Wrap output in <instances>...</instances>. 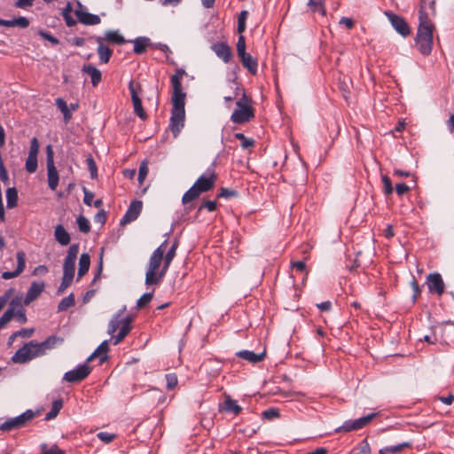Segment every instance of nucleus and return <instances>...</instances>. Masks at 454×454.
Segmentation results:
<instances>
[{"label": "nucleus", "mask_w": 454, "mask_h": 454, "mask_svg": "<svg viewBox=\"0 0 454 454\" xmlns=\"http://www.w3.org/2000/svg\"><path fill=\"white\" fill-rule=\"evenodd\" d=\"M185 75L183 68H177L176 73L171 76L170 82L173 89L171 97V116L169 129L176 137L184 126L185 121V98L186 93L183 91L182 79Z\"/></svg>", "instance_id": "obj_1"}, {"label": "nucleus", "mask_w": 454, "mask_h": 454, "mask_svg": "<svg viewBox=\"0 0 454 454\" xmlns=\"http://www.w3.org/2000/svg\"><path fill=\"white\" fill-rule=\"evenodd\" d=\"M426 1L427 0H423L422 7L419 9V24L415 43L419 52L427 56L431 53L433 49V32L434 30V25L425 11Z\"/></svg>", "instance_id": "obj_2"}, {"label": "nucleus", "mask_w": 454, "mask_h": 454, "mask_svg": "<svg viewBox=\"0 0 454 454\" xmlns=\"http://www.w3.org/2000/svg\"><path fill=\"white\" fill-rule=\"evenodd\" d=\"M126 307H123L115 313L110 320L107 327V333L112 335L114 345L121 343L132 329V317H123Z\"/></svg>", "instance_id": "obj_3"}, {"label": "nucleus", "mask_w": 454, "mask_h": 454, "mask_svg": "<svg viewBox=\"0 0 454 454\" xmlns=\"http://www.w3.org/2000/svg\"><path fill=\"white\" fill-rule=\"evenodd\" d=\"M167 243L168 240H165L153 252L152 255L150 256L145 279V283L147 286L159 285L162 281L167 272V270H164V266L160 271L158 272L160 263L163 261V254L165 253Z\"/></svg>", "instance_id": "obj_4"}, {"label": "nucleus", "mask_w": 454, "mask_h": 454, "mask_svg": "<svg viewBox=\"0 0 454 454\" xmlns=\"http://www.w3.org/2000/svg\"><path fill=\"white\" fill-rule=\"evenodd\" d=\"M237 109L231 115V121L236 124H244L254 118V109L246 93L236 102Z\"/></svg>", "instance_id": "obj_5"}, {"label": "nucleus", "mask_w": 454, "mask_h": 454, "mask_svg": "<svg viewBox=\"0 0 454 454\" xmlns=\"http://www.w3.org/2000/svg\"><path fill=\"white\" fill-rule=\"evenodd\" d=\"M38 356H42L38 342L31 340L19 348L12 357V360L17 364H25Z\"/></svg>", "instance_id": "obj_6"}, {"label": "nucleus", "mask_w": 454, "mask_h": 454, "mask_svg": "<svg viewBox=\"0 0 454 454\" xmlns=\"http://www.w3.org/2000/svg\"><path fill=\"white\" fill-rule=\"evenodd\" d=\"M35 416V413L32 410H27L22 414L6 419L0 425L1 431H11L25 427L30 420Z\"/></svg>", "instance_id": "obj_7"}, {"label": "nucleus", "mask_w": 454, "mask_h": 454, "mask_svg": "<svg viewBox=\"0 0 454 454\" xmlns=\"http://www.w3.org/2000/svg\"><path fill=\"white\" fill-rule=\"evenodd\" d=\"M377 414L378 413L373 412L356 419H348L344 421V423L340 427H337L335 429V432L348 433L362 429L364 427H366L377 416Z\"/></svg>", "instance_id": "obj_8"}, {"label": "nucleus", "mask_w": 454, "mask_h": 454, "mask_svg": "<svg viewBox=\"0 0 454 454\" xmlns=\"http://www.w3.org/2000/svg\"><path fill=\"white\" fill-rule=\"evenodd\" d=\"M46 165L49 188L55 191L59 185V177L54 164L53 150L50 145L46 148Z\"/></svg>", "instance_id": "obj_9"}, {"label": "nucleus", "mask_w": 454, "mask_h": 454, "mask_svg": "<svg viewBox=\"0 0 454 454\" xmlns=\"http://www.w3.org/2000/svg\"><path fill=\"white\" fill-rule=\"evenodd\" d=\"M129 90L131 96L134 113L143 121L147 118V114L143 108L141 98L138 96V91L141 90L140 83H135L133 80L129 82Z\"/></svg>", "instance_id": "obj_10"}, {"label": "nucleus", "mask_w": 454, "mask_h": 454, "mask_svg": "<svg viewBox=\"0 0 454 454\" xmlns=\"http://www.w3.org/2000/svg\"><path fill=\"white\" fill-rule=\"evenodd\" d=\"M217 176L212 169H207L202 174L193 184V185L199 190V192H206L212 190L215 187Z\"/></svg>", "instance_id": "obj_11"}, {"label": "nucleus", "mask_w": 454, "mask_h": 454, "mask_svg": "<svg viewBox=\"0 0 454 454\" xmlns=\"http://www.w3.org/2000/svg\"><path fill=\"white\" fill-rule=\"evenodd\" d=\"M91 368L86 364L78 365L75 369L67 372L63 380L70 383H78L85 380L90 373Z\"/></svg>", "instance_id": "obj_12"}, {"label": "nucleus", "mask_w": 454, "mask_h": 454, "mask_svg": "<svg viewBox=\"0 0 454 454\" xmlns=\"http://www.w3.org/2000/svg\"><path fill=\"white\" fill-rule=\"evenodd\" d=\"M385 15L388 19L395 30L402 36L406 37L411 34V28L406 20L400 15L392 12H385Z\"/></svg>", "instance_id": "obj_13"}, {"label": "nucleus", "mask_w": 454, "mask_h": 454, "mask_svg": "<svg viewBox=\"0 0 454 454\" xmlns=\"http://www.w3.org/2000/svg\"><path fill=\"white\" fill-rule=\"evenodd\" d=\"M79 252V245L72 244L68 250L67 255L65 258L63 264V275L73 277L74 276L75 260Z\"/></svg>", "instance_id": "obj_14"}, {"label": "nucleus", "mask_w": 454, "mask_h": 454, "mask_svg": "<svg viewBox=\"0 0 454 454\" xmlns=\"http://www.w3.org/2000/svg\"><path fill=\"white\" fill-rule=\"evenodd\" d=\"M427 284L429 293L436 294L437 295H442L444 293L445 286L441 274H429L427 278Z\"/></svg>", "instance_id": "obj_15"}, {"label": "nucleus", "mask_w": 454, "mask_h": 454, "mask_svg": "<svg viewBox=\"0 0 454 454\" xmlns=\"http://www.w3.org/2000/svg\"><path fill=\"white\" fill-rule=\"evenodd\" d=\"M143 207V203L140 200H134L129 206L125 215L121 218V225H125L135 221L140 215Z\"/></svg>", "instance_id": "obj_16"}, {"label": "nucleus", "mask_w": 454, "mask_h": 454, "mask_svg": "<svg viewBox=\"0 0 454 454\" xmlns=\"http://www.w3.org/2000/svg\"><path fill=\"white\" fill-rule=\"evenodd\" d=\"M79 8L74 11L78 21L83 25L93 26L100 23V18L82 9L81 3L78 2Z\"/></svg>", "instance_id": "obj_17"}, {"label": "nucleus", "mask_w": 454, "mask_h": 454, "mask_svg": "<svg viewBox=\"0 0 454 454\" xmlns=\"http://www.w3.org/2000/svg\"><path fill=\"white\" fill-rule=\"evenodd\" d=\"M17 257V268L13 271H4L2 274L4 279H11L18 277L23 272L26 267V254L24 251H18L16 254Z\"/></svg>", "instance_id": "obj_18"}, {"label": "nucleus", "mask_w": 454, "mask_h": 454, "mask_svg": "<svg viewBox=\"0 0 454 454\" xmlns=\"http://www.w3.org/2000/svg\"><path fill=\"white\" fill-rule=\"evenodd\" d=\"M93 39L98 43L97 52L100 62L104 64L108 63L113 55V50L103 43V39H101L100 35L94 36Z\"/></svg>", "instance_id": "obj_19"}, {"label": "nucleus", "mask_w": 454, "mask_h": 454, "mask_svg": "<svg viewBox=\"0 0 454 454\" xmlns=\"http://www.w3.org/2000/svg\"><path fill=\"white\" fill-rule=\"evenodd\" d=\"M213 51L218 58L223 59L224 63H229L231 57L232 51L231 47L225 43H217L212 45Z\"/></svg>", "instance_id": "obj_20"}, {"label": "nucleus", "mask_w": 454, "mask_h": 454, "mask_svg": "<svg viewBox=\"0 0 454 454\" xmlns=\"http://www.w3.org/2000/svg\"><path fill=\"white\" fill-rule=\"evenodd\" d=\"M45 285L43 282H33L27 292L24 299V304L28 305L35 301L44 290Z\"/></svg>", "instance_id": "obj_21"}, {"label": "nucleus", "mask_w": 454, "mask_h": 454, "mask_svg": "<svg viewBox=\"0 0 454 454\" xmlns=\"http://www.w3.org/2000/svg\"><path fill=\"white\" fill-rule=\"evenodd\" d=\"M64 339L59 336L51 335L45 340L38 343V348L40 352H42V356L45 355L48 350H51L57 346L62 344Z\"/></svg>", "instance_id": "obj_22"}, {"label": "nucleus", "mask_w": 454, "mask_h": 454, "mask_svg": "<svg viewBox=\"0 0 454 454\" xmlns=\"http://www.w3.org/2000/svg\"><path fill=\"white\" fill-rule=\"evenodd\" d=\"M101 39H103V43H108L116 45H121L127 42L118 30L106 31L104 36H101Z\"/></svg>", "instance_id": "obj_23"}, {"label": "nucleus", "mask_w": 454, "mask_h": 454, "mask_svg": "<svg viewBox=\"0 0 454 454\" xmlns=\"http://www.w3.org/2000/svg\"><path fill=\"white\" fill-rule=\"evenodd\" d=\"M266 352L256 354L250 350H241L237 352L236 356L239 358L247 360L252 364H256L262 361L265 357Z\"/></svg>", "instance_id": "obj_24"}, {"label": "nucleus", "mask_w": 454, "mask_h": 454, "mask_svg": "<svg viewBox=\"0 0 454 454\" xmlns=\"http://www.w3.org/2000/svg\"><path fill=\"white\" fill-rule=\"evenodd\" d=\"M239 58L240 59L242 66L252 74H255L257 73L258 63L256 59H254L251 54L246 52Z\"/></svg>", "instance_id": "obj_25"}, {"label": "nucleus", "mask_w": 454, "mask_h": 454, "mask_svg": "<svg viewBox=\"0 0 454 454\" xmlns=\"http://www.w3.org/2000/svg\"><path fill=\"white\" fill-rule=\"evenodd\" d=\"M82 72L90 76L91 83L96 87L102 79L101 72L94 66L89 64L82 67Z\"/></svg>", "instance_id": "obj_26"}, {"label": "nucleus", "mask_w": 454, "mask_h": 454, "mask_svg": "<svg viewBox=\"0 0 454 454\" xmlns=\"http://www.w3.org/2000/svg\"><path fill=\"white\" fill-rule=\"evenodd\" d=\"M54 236L56 240L62 246H67L70 243V235L61 224L56 226Z\"/></svg>", "instance_id": "obj_27"}, {"label": "nucleus", "mask_w": 454, "mask_h": 454, "mask_svg": "<svg viewBox=\"0 0 454 454\" xmlns=\"http://www.w3.org/2000/svg\"><path fill=\"white\" fill-rule=\"evenodd\" d=\"M221 411L238 415L241 412L242 408L237 403V401L231 399L230 396H227L223 406L221 407Z\"/></svg>", "instance_id": "obj_28"}, {"label": "nucleus", "mask_w": 454, "mask_h": 454, "mask_svg": "<svg viewBox=\"0 0 454 454\" xmlns=\"http://www.w3.org/2000/svg\"><path fill=\"white\" fill-rule=\"evenodd\" d=\"M90 265V257L88 254L83 253L80 256L78 279L83 277L89 270Z\"/></svg>", "instance_id": "obj_29"}, {"label": "nucleus", "mask_w": 454, "mask_h": 454, "mask_svg": "<svg viewBox=\"0 0 454 454\" xmlns=\"http://www.w3.org/2000/svg\"><path fill=\"white\" fill-rule=\"evenodd\" d=\"M4 26L7 27H19L26 28L29 26V20L26 17H19L10 20H4Z\"/></svg>", "instance_id": "obj_30"}, {"label": "nucleus", "mask_w": 454, "mask_h": 454, "mask_svg": "<svg viewBox=\"0 0 454 454\" xmlns=\"http://www.w3.org/2000/svg\"><path fill=\"white\" fill-rule=\"evenodd\" d=\"M150 40L147 37H138L134 41V52L136 54H143L145 52L147 46L149 45Z\"/></svg>", "instance_id": "obj_31"}, {"label": "nucleus", "mask_w": 454, "mask_h": 454, "mask_svg": "<svg viewBox=\"0 0 454 454\" xmlns=\"http://www.w3.org/2000/svg\"><path fill=\"white\" fill-rule=\"evenodd\" d=\"M63 407L62 399H57L53 401L51 410L45 414V419L51 420L57 417L59 412Z\"/></svg>", "instance_id": "obj_32"}, {"label": "nucleus", "mask_w": 454, "mask_h": 454, "mask_svg": "<svg viewBox=\"0 0 454 454\" xmlns=\"http://www.w3.org/2000/svg\"><path fill=\"white\" fill-rule=\"evenodd\" d=\"M7 207H15L18 204V192L15 187L8 188L6 191Z\"/></svg>", "instance_id": "obj_33"}, {"label": "nucleus", "mask_w": 454, "mask_h": 454, "mask_svg": "<svg viewBox=\"0 0 454 454\" xmlns=\"http://www.w3.org/2000/svg\"><path fill=\"white\" fill-rule=\"evenodd\" d=\"M14 301L10 302V307L0 317V330L5 327V325L14 317Z\"/></svg>", "instance_id": "obj_34"}, {"label": "nucleus", "mask_w": 454, "mask_h": 454, "mask_svg": "<svg viewBox=\"0 0 454 454\" xmlns=\"http://www.w3.org/2000/svg\"><path fill=\"white\" fill-rule=\"evenodd\" d=\"M177 246H178V241L176 240L173 245L171 246V247L168 249V251L167 252V254L164 255L163 254V260H164V270H168L172 260L174 259L175 255H176V251L177 249Z\"/></svg>", "instance_id": "obj_35"}, {"label": "nucleus", "mask_w": 454, "mask_h": 454, "mask_svg": "<svg viewBox=\"0 0 454 454\" xmlns=\"http://www.w3.org/2000/svg\"><path fill=\"white\" fill-rule=\"evenodd\" d=\"M308 6L312 12H319L322 16L326 13L323 0H309Z\"/></svg>", "instance_id": "obj_36"}, {"label": "nucleus", "mask_w": 454, "mask_h": 454, "mask_svg": "<svg viewBox=\"0 0 454 454\" xmlns=\"http://www.w3.org/2000/svg\"><path fill=\"white\" fill-rule=\"evenodd\" d=\"M109 350L108 340H104L96 350L88 357L87 362L92 361L96 356L101 355L104 356L103 359L106 358V355Z\"/></svg>", "instance_id": "obj_37"}, {"label": "nucleus", "mask_w": 454, "mask_h": 454, "mask_svg": "<svg viewBox=\"0 0 454 454\" xmlns=\"http://www.w3.org/2000/svg\"><path fill=\"white\" fill-rule=\"evenodd\" d=\"M411 446L409 442H403L395 446H388L380 450V454H396L399 451L403 450L405 448Z\"/></svg>", "instance_id": "obj_38"}, {"label": "nucleus", "mask_w": 454, "mask_h": 454, "mask_svg": "<svg viewBox=\"0 0 454 454\" xmlns=\"http://www.w3.org/2000/svg\"><path fill=\"white\" fill-rule=\"evenodd\" d=\"M75 303L74 294H70L68 296L63 298L58 305V311H66L70 307H73Z\"/></svg>", "instance_id": "obj_39"}, {"label": "nucleus", "mask_w": 454, "mask_h": 454, "mask_svg": "<svg viewBox=\"0 0 454 454\" xmlns=\"http://www.w3.org/2000/svg\"><path fill=\"white\" fill-rule=\"evenodd\" d=\"M201 194L199 190L192 185L184 195L182 198L183 204H187L189 202L193 201Z\"/></svg>", "instance_id": "obj_40"}, {"label": "nucleus", "mask_w": 454, "mask_h": 454, "mask_svg": "<svg viewBox=\"0 0 454 454\" xmlns=\"http://www.w3.org/2000/svg\"><path fill=\"white\" fill-rule=\"evenodd\" d=\"M40 448L41 454H65V451L59 449L56 444L49 446L47 443H42Z\"/></svg>", "instance_id": "obj_41"}, {"label": "nucleus", "mask_w": 454, "mask_h": 454, "mask_svg": "<svg viewBox=\"0 0 454 454\" xmlns=\"http://www.w3.org/2000/svg\"><path fill=\"white\" fill-rule=\"evenodd\" d=\"M76 223L79 228V231L82 233H88L90 231V224L88 219L83 216L82 215H80L77 219Z\"/></svg>", "instance_id": "obj_42"}, {"label": "nucleus", "mask_w": 454, "mask_h": 454, "mask_svg": "<svg viewBox=\"0 0 454 454\" xmlns=\"http://www.w3.org/2000/svg\"><path fill=\"white\" fill-rule=\"evenodd\" d=\"M71 11H72V7H71L70 3H68L62 12L66 25L69 27H74L76 24V20H74L72 18V16L70 15Z\"/></svg>", "instance_id": "obj_43"}, {"label": "nucleus", "mask_w": 454, "mask_h": 454, "mask_svg": "<svg viewBox=\"0 0 454 454\" xmlns=\"http://www.w3.org/2000/svg\"><path fill=\"white\" fill-rule=\"evenodd\" d=\"M234 137L241 141V147L243 149H247L254 145V140L246 137L243 133H235Z\"/></svg>", "instance_id": "obj_44"}, {"label": "nucleus", "mask_w": 454, "mask_h": 454, "mask_svg": "<svg viewBox=\"0 0 454 454\" xmlns=\"http://www.w3.org/2000/svg\"><path fill=\"white\" fill-rule=\"evenodd\" d=\"M279 416H280V413H279L278 409H277V408L267 409V410L263 411L262 413V419H267V420H272V419H278V418H279Z\"/></svg>", "instance_id": "obj_45"}, {"label": "nucleus", "mask_w": 454, "mask_h": 454, "mask_svg": "<svg viewBox=\"0 0 454 454\" xmlns=\"http://www.w3.org/2000/svg\"><path fill=\"white\" fill-rule=\"evenodd\" d=\"M13 301H14L13 307L15 309L17 305H20V302L16 301L15 300H13ZM14 317H16L17 320L20 324H25L27 321L25 309L22 307H20L17 311L14 310Z\"/></svg>", "instance_id": "obj_46"}, {"label": "nucleus", "mask_w": 454, "mask_h": 454, "mask_svg": "<svg viewBox=\"0 0 454 454\" xmlns=\"http://www.w3.org/2000/svg\"><path fill=\"white\" fill-rule=\"evenodd\" d=\"M26 169L28 173H34L37 169V157L28 155L26 160Z\"/></svg>", "instance_id": "obj_47"}, {"label": "nucleus", "mask_w": 454, "mask_h": 454, "mask_svg": "<svg viewBox=\"0 0 454 454\" xmlns=\"http://www.w3.org/2000/svg\"><path fill=\"white\" fill-rule=\"evenodd\" d=\"M153 293L144 294L137 301V308L143 309L153 299Z\"/></svg>", "instance_id": "obj_48"}, {"label": "nucleus", "mask_w": 454, "mask_h": 454, "mask_svg": "<svg viewBox=\"0 0 454 454\" xmlns=\"http://www.w3.org/2000/svg\"><path fill=\"white\" fill-rule=\"evenodd\" d=\"M86 163H87L88 169L90 173V177L92 179L97 178L98 177V168H97V165H96V162L93 160V158L91 156L88 157L86 159Z\"/></svg>", "instance_id": "obj_49"}, {"label": "nucleus", "mask_w": 454, "mask_h": 454, "mask_svg": "<svg viewBox=\"0 0 454 454\" xmlns=\"http://www.w3.org/2000/svg\"><path fill=\"white\" fill-rule=\"evenodd\" d=\"M73 277L63 275L62 281L58 288V294H61L72 284Z\"/></svg>", "instance_id": "obj_50"}, {"label": "nucleus", "mask_w": 454, "mask_h": 454, "mask_svg": "<svg viewBox=\"0 0 454 454\" xmlns=\"http://www.w3.org/2000/svg\"><path fill=\"white\" fill-rule=\"evenodd\" d=\"M247 12L242 11L239 13V20H238V33L242 34L246 29V20L247 17Z\"/></svg>", "instance_id": "obj_51"}, {"label": "nucleus", "mask_w": 454, "mask_h": 454, "mask_svg": "<svg viewBox=\"0 0 454 454\" xmlns=\"http://www.w3.org/2000/svg\"><path fill=\"white\" fill-rule=\"evenodd\" d=\"M381 180H382V183H383V188H384L385 194L386 195L392 194V192L394 191V188H393V185H392L391 179L387 176H382Z\"/></svg>", "instance_id": "obj_52"}, {"label": "nucleus", "mask_w": 454, "mask_h": 454, "mask_svg": "<svg viewBox=\"0 0 454 454\" xmlns=\"http://www.w3.org/2000/svg\"><path fill=\"white\" fill-rule=\"evenodd\" d=\"M237 53L239 57L246 53V39L241 34L237 42Z\"/></svg>", "instance_id": "obj_53"}, {"label": "nucleus", "mask_w": 454, "mask_h": 454, "mask_svg": "<svg viewBox=\"0 0 454 454\" xmlns=\"http://www.w3.org/2000/svg\"><path fill=\"white\" fill-rule=\"evenodd\" d=\"M165 378L168 389H173L177 385V377L175 373H168L165 375Z\"/></svg>", "instance_id": "obj_54"}, {"label": "nucleus", "mask_w": 454, "mask_h": 454, "mask_svg": "<svg viewBox=\"0 0 454 454\" xmlns=\"http://www.w3.org/2000/svg\"><path fill=\"white\" fill-rule=\"evenodd\" d=\"M238 192L235 190L228 189V188H221L220 192L218 193V198H225L230 199L237 196Z\"/></svg>", "instance_id": "obj_55"}, {"label": "nucleus", "mask_w": 454, "mask_h": 454, "mask_svg": "<svg viewBox=\"0 0 454 454\" xmlns=\"http://www.w3.org/2000/svg\"><path fill=\"white\" fill-rule=\"evenodd\" d=\"M38 34L40 36H42L45 40H48L53 45H58L59 43V41L57 37L53 36L52 35L44 30H39Z\"/></svg>", "instance_id": "obj_56"}, {"label": "nucleus", "mask_w": 454, "mask_h": 454, "mask_svg": "<svg viewBox=\"0 0 454 454\" xmlns=\"http://www.w3.org/2000/svg\"><path fill=\"white\" fill-rule=\"evenodd\" d=\"M39 152V142L36 137L31 139L28 155L37 157Z\"/></svg>", "instance_id": "obj_57"}, {"label": "nucleus", "mask_w": 454, "mask_h": 454, "mask_svg": "<svg viewBox=\"0 0 454 454\" xmlns=\"http://www.w3.org/2000/svg\"><path fill=\"white\" fill-rule=\"evenodd\" d=\"M97 436L99 440H101L105 443H109L115 438V434H109L107 432H99L97 434Z\"/></svg>", "instance_id": "obj_58"}, {"label": "nucleus", "mask_w": 454, "mask_h": 454, "mask_svg": "<svg viewBox=\"0 0 454 454\" xmlns=\"http://www.w3.org/2000/svg\"><path fill=\"white\" fill-rule=\"evenodd\" d=\"M34 333H35L34 328H23V329H20V330L15 332V335H18V337H21V338H29L33 335Z\"/></svg>", "instance_id": "obj_59"}, {"label": "nucleus", "mask_w": 454, "mask_h": 454, "mask_svg": "<svg viewBox=\"0 0 454 454\" xmlns=\"http://www.w3.org/2000/svg\"><path fill=\"white\" fill-rule=\"evenodd\" d=\"M82 190H83V193H84V197H83L84 204H86L87 206H91L93 203L94 193L88 191L87 188H85V187H83Z\"/></svg>", "instance_id": "obj_60"}, {"label": "nucleus", "mask_w": 454, "mask_h": 454, "mask_svg": "<svg viewBox=\"0 0 454 454\" xmlns=\"http://www.w3.org/2000/svg\"><path fill=\"white\" fill-rule=\"evenodd\" d=\"M372 450L367 440H364L359 450L355 454H371Z\"/></svg>", "instance_id": "obj_61"}, {"label": "nucleus", "mask_w": 454, "mask_h": 454, "mask_svg": "<svg viewBox=\"0 0 454 454\" xmlns=\"http://www.w3.org/2000/svg\"><path fill=\"white\" fill-rule=\"evenodd\" d=\"M410 191V187L404 183L395 184V192L398 196H403Z\"/></svg>", "instance_id": "obj_62"}, {"label": "nucleus", "mask_w": 454, "mask_h": 454, "mask_svg": "<svg viewBox=\"0 0 454 454\" xmlns=\"http://www.w3.org/2000/svg\"><path fill=\"white\" fill-rule=\"evenodd\" d=\"M291 267L301 273L306 271V264L303 261L292 262Z\"/></svg>", "instance_id": "obj_63"}, {"label": "nucleus", "mask_w": 454, "mask_h": 454, "mask_svg": "<svg viewBox=\"0 0 454 454\" xmlns=\"http://www.w3.org/2000/svg\"><path fill=\"white\" fill-rule=\"evenodd\" d=\"M106 213L104 209L99 210L95 215V222L104 224L106 221Z\"/></svg>", "instance_id": "obj_64"}]
</instances>
